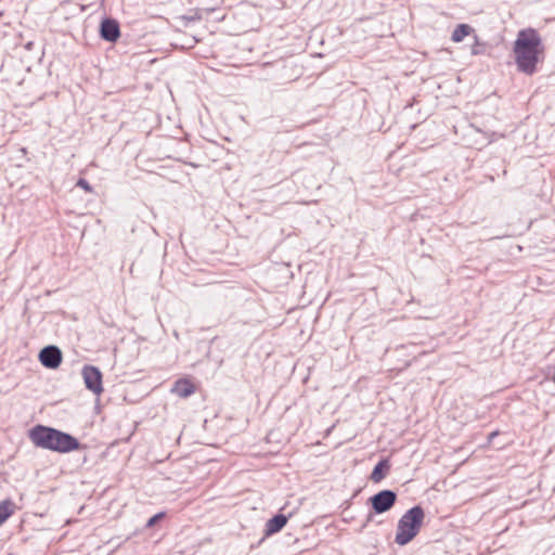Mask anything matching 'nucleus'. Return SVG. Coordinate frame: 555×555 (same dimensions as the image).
I'll return each mask as SVG.
<instances>
[{
  "instance_id": "obj_6",
  "label": "nucleus",
  "mask_w": 555,
  "mask_h": 555,
  "mask_svg": "<svg viewBox=\"0 0 555 555\" xmlns=\"http://www.w3.org/2000/svg\"><path fill=\"white\" fill-rule=\"evenodd\" d=\"M39 361L48 369H56L62 362V352L55 346L44 347L39 353Z\"/></svg>"
},
{
  "instance_id": "obj_9",
  "label": "nucleus",
  "mask_w": 555,
  "mask_h": 555,
  "mask_svg": "<svg viewBox=\"0 0 555 555\" xmlns=\"http://www.w3.org/2000/svg\"><path fill=\"white\" fill-rule=\"evenodd\" d=\"M287 522V517L279 514L269 519L266 524V534L271 535L283 529Z\"/></svg>"
},
{
  "instance_id": "obj_3",
  "label": "nucleus",
  "mask_w": 555,
  "mask_h": 555,
  "mask_svg": "<svg viewBox=\"0 0 555 555\" xmlns=\"http://www.w3.org/2000/svg\"><path fill=\"white\" fill-rule=\"evenodd\" d=\"M424 518L425 513L421 506L406 511L398 521L395 542L398 545L410 543L418 534Z\"/></svg>"
},
{
  "instance_id": "obj_7",
  "label": "nucleus",
  "mask_w": 555,
  "mask_h": 555,
  "mask_svg": "<svg viewBox=\"0 0 555 555\" xmlns=\"http://www.w3.org/2000/svg\"><path fill=\"white\" fill-rule=\"evenodd\" d=\"M101 37L109 42H115L119 36V25L115 20L106 18L101 23Z\"/></svg>"
},
{
  "instance_id": "obj_11",
  "label": "nucleus",
  "mask_w": 555,
  "mask_h": 555,
  "mask_svg": "<svg viewBox=\"0 0 555 555\" xmlns=\"http://www.w3.org/2000/svg\"><path fill=\"white\" fill-rule=\"evenodd\" d=\"M474 31V28L468 24H459L451 36L453 42H461L466 36H469Z\"/></svg>"
},
{
  "instance_id": "obj_10",
  "label": "nucleus",
  "mask_w": 555,
  "mask_h": 555,
  "mask_svg": "<svg viewBox=\"0 0 555 555\" xmlns=\"http://www.w3.org/2000/svg\"><path fill=\"white\" fill-rule=\"evenodd\" d=\"M16 511V505L12 500L0 502V526L3 525Z\"/></svg>"
},
{
  "instance_id": "obj_8",
  "label": "nucleus",
  "mask_w": 555,
  "mask_h": 555,
  "mask_svg": "<svg viewBox=\"0 0 555 555\" xmlns=\"http://www.w3.org/2000/svg\"><path fill=\"white\" fill-rule=\"evenodd\" d=\"M195 385L190 378H180L173 384L171 392L180 398H188L195 392Z\"/></svg>"
},
{
  "instance_id": "obj_15",
  "label": "nucleus",
  "mask_w": 555,
  "mask_h": 555,
  "mask_svg": "<svg viewBox=\"0 0 555 555\" xmlns=\"http://www.w3.org/2000/svg\"><path fill=\"white\" fill-rule=\"evenodd\" d=\"M495 436H498V431H493L489 435V441H491Z\"/></svg>"
},
{
  "instance_id": "obj_12",
  "label": "nucleus",
  "mask_w": 555,
  "mask_h": 555,
  "mask_svg": "<svg viewBox=\"0 0 555 555\" xmlns=\"http://www.w3.org/2000/svg\"><path fill=\"white\" fill-rule=\"evenodd\" d=\"M390 465L387 460L380 461L373 469L371 474V480L374 482H379L384 479L386 472L389 470Z\"/></svg>"
},
{
  "instance_id": "obj_2",
  "label": "nucleus",
  "mask_w": 555,
  "mask_h": 555,
  "mask_svg": "<svg viewBox=\"0 0 555 555\" xmlns=\"http://www.w3.org/2000/svg\"><path fill=\"white\" fill-rule=\"evenodd\" d=\"M28 436L36 447L59 453H68L79 448V442L75 437L42 425L30 429Z\"/></svg>"
},
{
  "instance_id": "obj_1",
  "label": "nucleus",
  "mask_w": 555,
  "mask_h": 555,
  "mask_svg": "<svg viewBox=\"0 0 555 555\" xmlns=\"http://www.w3.org/2000/svg\"><path fill=\"white\" fill-rule=\"evenodd\" d=\"M517 69L527 75L537 72V65L544 60V44L534 28L518 31L513 47Z\"/></svg>"
},
{
  "instance_id": "obj_5",
  "label": "nucleus",
  "mask_w": 555,
  "mask_h": 555,
  "mask_svg": "<svg viewBox=\"0 0 555 555\" xmlns=\"http://www.w3.org/2000/svg\"><path fill=\"white\" fill-rule=\"evenodd\" d=\"M397 495L391 490H383L370 499L372 507L377 514L389 511L395 505Z\"/></svg>"
},
{
  "instance_id": "obj_14",
  "label": "nucleus",
  "mask_w": 555,
  "mask_h": 555,
  "mask_svg": "<svg viewBox=\"0 0 555 555\" xmlns=\"http://www.w3.org/2000/svg\"><path fill=\"white\" fill-rule=\"evenodd\" d=\"M77 186L81 188L83 191H86L87 193H91L93 192V189L92 186L89 184V182L85 179H79L77 181Z\"/></svg>"
},
{
  "instance_id": "obj_4",
  "label": "nucleus",
  "mask_w": 555,
  "mask_h": 555,
  "mask_svg": "<svg viewBox=\"0 0 555 555\" xmlns=\"http://www.w3.org/2000/svg\"><path fill=\"white\" fill-rule=\"evenodd\" d=\"M81 374L87 389L98 396L103 392L102 373L96 366L85 365Z\"/></svg>"
},
{
  "instance_id": "obj_13",
  "label": "nucleus",
  "mask_w": 555,
  "mask_h": 555,
  "mask_svg": "<svg viewBox=\"0 0 555 555\" xmlns=\"http://www.w3.org/2000/svg\"><path fill=\"white\" fill-rule=\"evenodd\" d=\"M165 517V513H158L156 515H154L153 517H151L146 524V527L149 528H152L153 526H155L159 520H162L163 518Z\"/></svg>"
}]
</instances>
